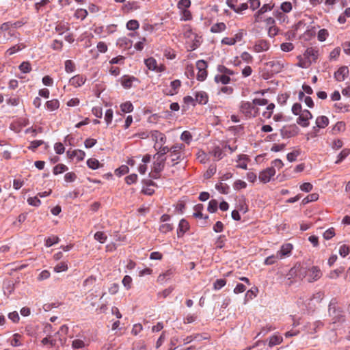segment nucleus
<instances>
[{
  "label": "nucleus",
  "mask_w": 350,
  "mask_h": 350,
  "mask_svg": "<svg viewBox=\"0 0 350 350\" xmlns=\"http://www.w3.org/2000/svg\"><path fill=\"white\" fill-rule=\"evenodd\" d=\"M159 149V151L153 157V158L156 159L153 163V165L154 170L157 173H161L164 170L167 159L165 155L170 152V148L168 146H160Z\"/></svg>",
  "instance_id": "nucleus-1"
},
{
  "label": "nucleus",
  "mask_w": 350,
  "mask_h": 350,
  "mask_svg": "<svg viewBox=\"0 0 350 350\" xmlns=\"http://www.w3.org/2000/svg\"><path fill=\"white\" fill-rule=\"evenodd\" d=\"M329 314L332 317L334 323H340L345 321V312L339 307L336 306V301L332 299L329 304Z\"/></svg>",
  "instance_id": "nucleus-2"
},
{
  "label": "nucleus",
  "mask_w": 350,
  "mask_h": 350,
  "mask_svg": "<svg viewBox=\"0 0 350 350\" xmlns=\"http://www.w3.org/2000/svg\"><path fill=\"white\" fill-rule=\"evenodd\" d=\"M308 269L307 265L304 263L297 262L293 267H292L288 273V275L293 277L295 276L300 279H303L308 276Z\"/></svg>",
  "instance_id": "nucleus-3"
},
{
  "label": "nucleus",
  "mask_w": 350,
  "mask_h": 350,
  "mask_svg": "<svg viewBox=\"0 0 350 350\" xmlns=\"http://www.w3.org/2000/svg\"><path fill=\"white\" fill-rule=\"evenodd\" d=\"M185 148V145L183 144H176L170 148V152H171L170 157L171 159V166H174L178 163V161L181 159L182 154L180 150Z\"/></svg>",
  "instance_id": "nucleus-4"
},
{
  "label": "nucleus",
  "mask_w": 350,
  "mask_h": 350,
  "mask_svg": "<svg viewBox=\"0 0 350 350\" xmlns=\"http://www.w3.org/2000/svg\"><path fill=\"white\" fill-rule=\"evenodd\" d=\"M280 131L282 138H291L298 135L299 129L295 124H293L284 126Z\"/></svg>",
  "instance_id": "nucleus-5"
},
{
  "label": "nucleus",
  "mask_w": 350,
  "mask_h": 350,
  "mask_svg": "<svg viewBox=\"0 0 350 350\" xmlns=\"http://www.w3.org/2000/svg\"><path fill=\"white\" fill-rule=\"evenodd\" d=\"M313 118L311 112L308 109L303 110L302 113L299 114L297 119V123L302 127H307L309 126V120Z\"/></svg>",
  "instance_id": "nucleus-6"
},
{
  "label": "nucleus",
  "mask_w": 350,
  "mask_h": 350,
  "mask_svg": "<svg viewBox=\"0 0 350 350\" xmlns=\"http://www.w3.org/2000/svg\"><path fill=\"white\" fill-rule=\"evenodd\" d=\"M181 86V81L179 79H175L170 83V88L163 90V92L167 96H174L178 94V90Z\"/></svg>",
  "instance_id": "nucleus-7"
},
{
  "label": "nucleus",
  "mask_w": 350,
  "mask_h": 350,
  "mask_svg": "<svg viewBox=\"0 0 350 350\" xmlns=\"http://www.w3.org/2000/svg\"><path fill=\"white\" fill-rule=\"evenodd\" d=\"M275 174L273 167H269L260 172L259 179L263 183H269L271 177Z\"/></svg>",
  "instance_id": "nucleus-8"
},
{
  "label": "nucleus",
  "mask_w": 350,
  "mask_h": 350,
  "mask_svg": "<svg viewBox=\"0 0 350 350\" xmlns=\"http://www.w3.org/2000/svg\"><path fill=\"white\" fill-rule=\"evenodd\" d=\"M322 276V272L320 268L317 266H312L308 269V281L309 282H313L318 280Z\"/></svg>",
  "instance_id": "nucleus-9"
},
{
  "label": "nucleus",
  "mask_w": 350,
  "mask_h": 350,
  "mask_svg": "<svg viewBox=\"0 0 350 350\" xmlns=\"http://www.w3.org/2000/svg\"><path fill=\"white\" fill-rule=\"evenodd\" d=\"M349 72L348 67L342 66L334 72V77L337 81H343L349 75Z\"/></svg>",
  "instance_id": "nucleus-10"
},
{
  "label": "nucleus",
  "mask_w": 350,
  "mask_h": 350,
  "mask_svg": "<svg viewBox=\"0 0 350 350\" xmlns=\"http://www.w3.org/2000/svg\"><path fill=\"white\" fill-rule=\"evenodd\" d=\"M293 250V245L291 243H286L282 245L280 250L277 252V255L279 256L280 259L286 256H288Z\"/></svg>",
  "instance_id": "nucleus-11"
},
{
  "label": "nucleus",
  "mask_w": 350,
  "mask_h": 350,
  "mask_svg": "<svg viewBox=\"0 0 350 350\" xmlns=\"http://www.w3.org/2000/svg\"><path fill=\"white\" fill-rule=\"evenodd\" d=\"M318 55L319 51L313 47L308 48L304 53V56L306 59L309 60L310 64H311V59L312 62H316V60L318 58Z\"/></svg>",
  "instance_id": "nucleus-12"
},
{
  "label": "nucleus",
  "mask_w": 350,
  "mask_h": 350,
  "mask_svg": "<svg viewBox=\"0 0 350 350\" xmlns=\"http://www.w3.org/2000/svg\"><path fill=\"white\" fill-rule=\"evenodd\" d=\"M266 66L271 68V71L275 73H279L284 68V64L281 61L272 60L266 63Z\"/></svg>",
  "instance_id": "nucleus-13"
},
{
  "label": "nucleus",
  "mask_w": 350,
  "mask_h": 350,
  "mask_svg": "<svg viewBox=\"0 0 350 350\" xmlns=\"http://www.w3.org/2000/svg\"><path fill=\"white\" fill-rule=\"evenodd\" d=\"M329 119L325 116H321L317 118L316 119V126L313 127V130L317 132L318 130L317 128L319 129H324L329 124Z\"/></svg>",
  "instance_id": "nucleus-14"
},
{
  "label": "nucleus",
  "mask_w": 350,
  "mask_h": 350,
  "mask_svg": "<svg viewBox=\"0 0 350 350\" xmlns=\"http://www.w3.org/2000/svg\"><path fill=\"white\" fill-rule=\"evenodd\" d=\"M135 81H138V79L133 76L129 75H124L120 79L121 85L125 89L131 88L132 87L133 82Z\"/></svg>",
  "instance_id": "nucleus-15"
},
{
  "label": "nucleus",
  "mask_w": 350,
  "mask_h": 350,
  "mask_svg": "<svg viewBox=\"0 0 350 350\" xmlns=\"http://www.w3.org/2000/svg\"><path fill=\"white\" fill-rule=\"evenodd\" d=\"M269 49V43L265 40H260L257 41L254 46V49L256 53L262 51H267Z\"/></svg>",
  "instance_id": "nucleus-16"
},
{
  "label": "nucleus",
  "mask_w": 350,
  "mask_h": 350,
  "mask_svg": "<svg viewBox=\"0 0 350 350\" xmlns=\"http://www.w3.org/2000/svg\"><path fill=\"white\" fill-rule=\"evenodd\" d=\"M189 229V224L188 221L185 219H182L179 224L178 227L177 229V236L178 237H181L183 236V234Z\"/></svg>",
  "instance_id": "nucleus-17"
},
{
  "label": "nucleus",
  "mask_w": 350,
  "mask_h": 350,
  "mask_svg": "<svg viewBox=\"0 0 350 350\" xmlns=\"http://www.w3.org/2000/svg\"><path fill=\"white\" fill-rule=\"evenodd\" d=\"M85 81L86 78L85 77L81 75H77L70 79L69 83L70 85L77 88L83 85Z\"/></svg>",
  "instance_id": "nucleus-18"
},
{
  "label": "nucleus",
  "mask_w": 350,
  "mask_h": 350,
  "mask_svg": "<svg viewBox=\"0 0 350 350\" xmlns=\"http://www.w3.org/2000/svg\"><path fill=\"white\" fill-rule=\"evenodd\" d=\"M241 109L247 116H250L252 115V110H254L255 107L253 105V103L247 101L242 103ZM256 110L257 111L258 109H256Z\"/></svg>",
  "instance_id": "nucleus-19"
},
{
  "label": "nucleus",
  "mask_w": 350,
  "mask_h": 350,
  "mask_svg": "<svg viewBox=\"0 0 350 350\" xmlns=\"http://www.w3.org/2000/svg\"><path fill=\"white\" fill-rule=\"evenodd\" d=\"M195 100L200 105H206L208 101V96L205 92H198L196 94Z\"/></svg>",
  "instance_id": "nucleus-20"
},
{
  "label": "nucleus",
  "mask_w": 350,
  "mask_h": 350,
  "mask_svg": "<svg viewBox=\"0 0 350 350\" xmlns=\"http://www.w3.org/2000/svg\"><path fill=\"white\" fill-rule=\"evenodd\" d=\"M144 63L149 70L152 71H161L160 69H158L157 63L154 58L149 57L146 59Z\"/></svg>",
  "instance_id": "nucleus-21"
},
{
  "label": "nucleus",
  "mask_w": 350,
  "mask_h": 350,
  "mask_svg": "<svg viewBox=\"0 0 350 350\" xmlns=\"http://www.w3.org/2000/svg\"><path fill=\"white\" fill-rule=\"evenodd\" d=\"M151 137L157 142H159L161 145L165 144L166 142V137L165 135L157 130L151 131Z\"/></svg>",
  "instance_id": "nucleus-22"
},
{
  "label": "nucleus",
  "mask_w": 350,
  "mask_h": 350,
  "mask_svg": "<svg viewBox=\"0 0 350 350\" xmlns=\"http://www.w3.org/2000/svg\"><path fill=\"white\" fill-rule=\"evenodd\" d=\"M55 29V31L57 32L59 35H62L65 31H67L70 29V26L68 23L62 21L57 23Z\"/></svg>",
  "instance_id": "nucleus-23"
},
{
  "label": "nucleus",
  "mask_w": 350,
  "mask_h": 350,
  "mask_svg": "<svg viewBox=\"0 0 350 350\" xmlns=\"http://www.w3.org/2000/svg\"><path fill=\"white\" fill-rule=\"evenodd\" d=\"M214 81L217 83H221L223 85H227L230 82L231 79L226 75H216Z\"/></svg>",
  "instance_id": "nucleus-24"
},
{
  "label": "nucleus",
  "mask_w": 350,
  "mask_h": 350,
  "mask_svg": "<svg viewBox=\"0 0 350 350\" xmlns=\"http://www.w3.org/2000/svg\"><path fill=\"white\" fill-rule=\"evenodd\" d=\"M282 337L278 335H273L269 339L268 345L270 348L273 347L278 345H280L282 342Z\"/></svg>",
  "instance_id": "nucleus-25"
},
{
  "label": "nucleus",
  "mask_w": 350,
  "mask_h": 350,
  "mask_svg": "<svg viewBox=\"0 0 350 350\" xmlns=\"http://www.w3.org/2000/svg\"><path fill=\"white\" fill-rule=\"evenodd\" d=\"M195 213H193V217L196 218H204L205 220L208 219V215L203 216L202 213L203 210V205L202 204H198L194 206Z\"/></svg>",
  "instance_id": "nucleus-26"
},
{
  "label": "nucleus",
  "mask_w": 350,
  "mask_h": 350,
  "mask_svg": "<svg viewBox=\"0 0 350 350\" xmlns=\"http://www.w3.org/2000/svg\"><path fill=\"white\" fill-rule=\"evenodd\" d=\"M25 46H26L23 43L12 46V47H10V49H8L6 51V55H8L9 56L12 55L14 53H16V52H18V51H21L22 49H25Z\"/></svg>",
  "instance_id": "nucleus-27"
},
{
  "label": "nucleus",
  "mask_w": 350,
  "mask_h": 350,
  "mask_svg": "<svg viewBox=\"0 0 350 350\" xmlns=\"http://www.w3.org/2000/svg\"><path fill=\"white\" fill-rule=\"evenodd\" d=\"M46 107L49 111H55L59 107V102L57 99H52L46 101Z\"/></svg>",
  "instance_id": "nucleus-28"
},
{
  "label": "nucleus",
  "mask_w": 350,
  "mask_h": 350,
  "mask_svg": "<svg viewBox=\"0 0 350 350\" xmlns=\"http://www.w3.org/2000/svg\"><path fill=\"white\" fill-rule=\"evenodd\" d=\"M350 154V149L345 148L343 149L338 155L337 160L335 161L336 164L340 163L343 160H345L349 155Z\"/></svg>",
  "instance_id": "nucleus-29"
},
{
  "label": "nucleus",
  "mask_w": 350,
  "mask_h": 350,
  "mask_svg": "<svg viewBox=\"0 0 350 350\" xmlns=\"http://www.w3.org/2000/svg\"><path fill=\"white\" fill-rule=\"evenodd\" d=\"M226 25L224 23H217L213 25L211 28V31L213 33H220L225 31Z\"/></svg>",
  "instance_id": "nucleus-30"
},
{
  "label": "nucleus",
  "mask_w": 350,
  "mask_h": 350,
  "mask_svg": "<svg viewBox=\"0 0 350 350\" xmlns=\"http://www.w3.org/2000/svg\"><path fill=\"white\" fill-rule=\"evenodd\" d=\"M215 189L221 194H228L230 192V187L221 183L216 184Z\"/></svg>",
  "instance_id": "nucleus-31"
},
{
  "label": "nucleus",
  "mask_w": 350,
  "mask_h": 350,
  "mask_svg": "<svg viewBox=\"0 0 350 350\" xmlns=\"http://www.w3.org/2000/svg\"><path fill=\"white\" fill-rule=\"evenodd\" d=\"M121 111L123 113H130L133 111L134 107L131 102L126 101L125 103H123L120 106Z\"/></svg>",
  "instance_id": "nucleus-32"
},
{
  "label": "nucleus",
  "mask_w": 350,
  "mask_h": 350,
  "mask_svg": "<svg viewBox=\"0 0 350 350\" xmlns=\"http://www.w3.org/2000/svg\"><path fill=\"white\" fill-rule=\"evenodd\" d=\"M87 165L92 170H97L101 166L98 160L94 158L88 159Z\"/></svg>",
  "instance_id": "nucleus-33"
},
{
  "label": "nucleus",
  "mask_w": 350,
  "mask_h": 350,
  "mask_svg": "<svg viewBox=\"0 0 350 350\" xmlns=\"http://www.w3.org/2000/svg\"><path fill=\"white\" fill-rule=\"evenodd\" d=\"M59 241V237L57 236L53 235V236L49 237L48 238H46L45 239L44 245L46 247H50L53 246L54 244L58 243Z\"/></svg>",
  "instance_id": "nucleus-34"
},
{
  "label": "nucleus",
  "mask_w": 350,
  "mask_h": 350,
  "mask_svg": "<svg viewBox=\"0 0 350 350\" xmlns=\"http://www.w3.org/2000/svg\"><path fill=\"white\" fill-rule=\"evenodd\" d=\"M301 154V150L296 149L293 152H291L287 154L286 159L289 162H293L297 160V157Z\"/></svg>",
  "instance_id": "nucleus-35"
},
{
  "label": "nucleus",
  "mask_w": 350,
  "mask_h": 350,
  "mask_svg": "<svg viewBox=\"0 0 350 350\" xmlns=\"http://www.w3.org/2000/svg\"><path fill=\"white\" fill-rule=\"evenodd\" d=\"M318 198H319V194L317 193H313L309 194L306 198H304L302 200L301 203H302V204L305 205L309 202L317 201L318 200Z\"/></svg>",
  "instance_id": "nucleus-36"
},
{
  "label": "nucleus",
  "mask_w": 350,
  "mask_h": 350,
  "mask_svg": "<svg viewBox=\"0 0 350 350\" xmlns=\"http://www.w3.org/2000/svg\"><path fill=\"white\" fill-rule=\"evenodd\" d=\"M68 269V264L65 261L60 262L57 263L54 267V271L56 273H60L62 271H66Z\"/></svg>",
  "instance_id": "nucleus-37"
},
{
  "label": "nucleus",
  "mask_w": 350,
  "mask_h": 350,
  "mask_svg": "<svg viewBox=\"0 0 350 350\" xmlns=\"http://www.w3.org/2000/svg\"><path fill=\"white\" fill-rule=\"evenodd\" d=\"M275 329V327H273L271 325L266 324V325L262 326L260 329V331L257 334L256 337L260 336H265L267 333Z\"/></svg>",
  "instance_id": "nucleus-38"
},
{
  "label": "nucleus",
  "mask_w": 350,
  "mask_h": 350,
  "mask_svg": "<svg viewBox=\"0 0 350 350\" xmlns=\"http://www.w3.org/2000/svg\"><path fill=\"white\" fill-rule=\"evenodd\" d=\"M346 128V124L342 121L338 122L332 129V133L335 134L337 132L344 131Z\"/></svg>",
  "instance_id": "nucleus-39"
},
{
  "label": "nucleus",
  "mask_w": 350,
  "mask_h": 350,
  "mask_svg": "<svg viewBox=\"0 0 350 350\" xmlns=\"http://www.w3.org/2000/svg\"><path fill=\"white\" fill-rule=\"evenodd\" d=\"M68 170V167L64 164H58L53 167V172L55 175L62 174Z\"/></svg>",
  "instance_id": "nucleus-40"
},
{
  "label": "nucleus",
  "mask_w": 350,
  "mask_h": 350,
  "mask_svg": "<svg viewBox=\"0 0 350 350\" xmlns=\"http://www.w3.org/2000/svg\"><path fill=\"white\" fill-rule=\"evenodd\" d=\"M212 154L217 160L221 159L224 157L222 149L219 146H215L212 150Z\"/></svg>",
  "instance_id": "nucleus-41"
},
{
  "label": "nucleus",
  "mask_w": 350,
  "mask_h": 350,
  "mask_svg": "<svg viewBox=\"0 0 350 350\" xmlns=\"http://www.w3.org/2000/svg\"><path fill=\"white\" fill-rule=\"evenodd\" d=\"M126 27L129 30L134 31L139 28V23L137 20L132 19L126 23Z\"/></svg>",
  "instance_id": "nucleus-42"
},
{
  "label": "nucleus",
  "mask_w": 350,
  "mask_h": 350,
  "mask_svg": "<svg viewBox=\"0 0 350 350\" xmlns=\"http://www.w3.org/2000/svg\"><path fill=\"white\" fill-rule=\"evenodd\" d=\"M20 70L23 73H29L31 70V66L29 62H23L18 66Z\"/></svg>",
  "instance_id": "nucleus-43"
},
{
  "label": "nucleus",
  "mask_w": 350,
  "mask_h": 350,
  "mask_svg": "<svg viewBox=\"0 0 350 350\" xmlns=\"http://www.w3.org/2000/svg\"><path fill=\"white\" fill-rule=\"evenodd\" d=\"M218 202L216 200H211L208 202L207 210L211 213H214L217 211Z\"/></svg>",
  "instance_id": "nucleus-44"
},
{
  "label": "nucleus",
  "mask_w": 350,
  "mask_h": 350,
  "mask_svg": "<svg viewBox=\"0 0 350 350\" xmlns=\"http://www.w3.org/2000/svg\"><path fill=\"white\" fill-rule=\"evenodd\" d=\"M191 4V0H180L177 3V7L180 10H188Z\"/></svg>",
  "instance_id": "nucleus-45"
},
{
  "label": "nucleus",
  "mask_w": 350,
  "mask_h": 350,
  "mask_svg": "<svg viewBox=\"0 0 350 350\" xmlns=\"http://www.w3.org/2000/svg\"><path fill=\"white\" fill-rule=\"evenodd\" d=\"M88 13L85 9H77L75 13V17L77 18H80L82 21L84 20L88 16Z\"/></svg>",
  "instance_id": "nucleus-46"
},
{
  "label": "nucleus",
  "mask_w": 350,
  "mask_h": 350,
  "mask_svg": "<svg viewBox=\"0 0 350 350\" xmlns=\"http://www.w3.org/2000/svg\"><path fill=\"white\" fill-rule=\"evenodd\" d=\"M65 71L67 73L73 72L75 70V63L70 59H68L65 62Z\"/></svg>",
  "instance_id": "nucleus-47"
},
{
  "label": "nucleus",
  "mask_w": 350,
  "mask_h": 350,
  "mask_svg": "<svg viewBox=\"0 0 350 350\" xmlns=\"http://www.w3.org/2000/svg\"><path fill=\"white\" fill-rule=\"evenodd\" d=\"M94 237L95 240L98 241L100 243H104L107 239V235L103 232L100 231L96 232L94 234Z\"/></svg>",
  "instance_id": "nucleus-48"
},
{
  "label": "nucleus",
  "mask_w": 350,
  "mask_h": 350,
  "mask_svg": "<svg viewBox=\"0 0 350 350\" xmlns=\"http://www.w3.org/2000/svg\"><path fill=\"white\" fill-rule=\"evenodd\" d=\"M181 14V21H190L192 18L191 12L189 10H180Z\"/></svg>",
  "instance_id": "nucleus-49"
},
{
  "label": "nucleus",
  "mask_w": 350,
  "mask_h": 350,
  "mask_svg": "<svg viewBox=\"0 0 350 350\" xmlns=\"http://www.w3.org/2000/svg\"><path fill=\"white\" fill-rule=\"evenodd\" d=\"M278 259H280V257L277 254L275 255H271L265 258L264 264L266 265H273Z\"/></svg>",
  "instance_id": "nucleus-50"
},
{
  "label": "nucleus",
  "mask_w": 350,
  "mask_h": 350,
  "mask_svg": "<svg viewBox=\"0 0 350 350\" xmlns=\"http://www.w3.org/2000/svg\"><path fill=\"white\" fill-rule=\"evenodd\" d=\"M274 7L273 4H264L257 12V14H263L268 11H271Z\"/></svg>",
  "instance_id": "nucleus-51"
},
{
  "label": "nucleus",
  "mask_w": 350,
  "mask_h": 350,
  "mask_svg": "<svg viewBox=\"0 0 350 350\" xmlns=\"http://www.w3.org/2000/svg\"><path fill=\"white\" fill-rule=\"evenodd\" d=\"M44 142L43 140H34L32 141L28 147L29 150H31V151L34 152L37 148L40 146L41 145L44 144Z\"/></svg>",
  "instance_id": "nucleus-52"
},
{
  "label": "nucleus",
  "mask_w": 350,
  "mask_h": 350,
  "mask_svg": "<svg viewBox=\"0 0 350 350\" xmlns=\"http://www.w3.org/2000/svg\"><path fill=\"white\" fill-rule=\"evenodd\" d=\"M226 284L225 279H217L213 283V288L215 290H219Z\"/></svg>",
  "instance_id": "nucleus-53"
},
{
  "label": "nucleus",
  "mask_w": 350,
  "mask_h": 350,
  "mask_svg": "<svg viewBox=\"0 0 350 350\" xmlns=\"http://www.w3.org/2000/svg\"><path fill=\"white\" fill-rule=\"evenodd\" d=\"M85 347V342L81 339H75L72 342V347L73 349H81Z\"/></svg>",
  "instance_id": "nucleus-54"
},
{
  "label": "nucleus",
  "mask_w": 350,
  "mask_h": 350,
  "mask_svg": "<svg viewBox=\"0 0 350 350\" xmlns=\"http://www.w3.org/2000/svg\"><path fill=\"white\" fill-rule=\"evenodd\" d=\"M113 112L111 109H109L106 111L105 114V120L107 126H109L111 123L112 119H113Z\"/></svg>",
  "instance_id": "nucleus-55"
},
{
  "label": "nucleus",
  "mask_w": 350,
  "mask_h": 350,
  "mask_svg": "<svg viewBox=\"0 0 350 350\" xmlns=\"http://www.w3.org/2000/svg\"><path fill=\"white\" fill-rule=\"evenodd\" d=\"M21 338V335L18 333H16L13 335V338L12 340H11V345L12 347H20L22 345V343L21 342V341L19 340Z\"/></svg>",
  "instance_id": "nucleus-56"
},
{
  "label": "nucleus",
  "mask_w": 350,
  "mask_h": 350,
  "mask_svg": "<svg viewBox=\"0 0 350 350\" xmlns=\"http://www.w3.org/2000/svg\"><path fill=\"white\" fill-rule=\"evenodd\" d=\"M291 111L295 116H298L303 111L301 105L299 103L293 104Z\"/></svg>",
  "instance_id": "nucleus-57"
},
{
  "label": "nucleus",
  "mask_w": 350,
  "mask_h": 350,
  "mask_svg": "<svg viewBox=\"0 0 350 350\" xmlns=\"http://www.w3.org/2000/svg\"><path fill=\"white\" fill-rule=\"evenodd\" d=\"M122 283L127 290L130 289L132 284L131 277L128 275H125L122 279Z\"/></svg>",
  "instance_id": "nucleus-58"
},
{
  "label": "nucleus",
  "mask_w": 350,
  "mask_h": 350,
  "mask_svg": "<svg viewBox=\"0 0 350 350\" xmlns=\"http://www.w3.org/2000/svg\"><path fill=\"white\" fill-rule=\"evenodd\" d=\"M280 9L284 13H288L292 10V4L291 2L284 1L280 5Z\"/></svg>",
  "instance_id": "nucleus-59"
},
{
  "label": "nucleus",
  "mask_w": 350,
  "mask_h": 350,
  "mask_svg": "<svg viewBox=\"0 0 350 350\" xmlns=\"http://www.w3.org/2000/svg\"><path fill=\"white\" fill-rule=\"evenodd\" d=\"M27 202L29 205L33 206H39L41 204L40 200L37 197H29L27 199Z\"/></svg>",
  "instance_id": "nucleus-60"
},
{
  "label": "nucleus",
  "mask_w": 350,
  "mask_h": 350,
  "mask_svg": "<svg viewBox=\"0 0 350 350\" xmlns=\"http://www.w3.org/2000/svg\"><path fill=\"white\" fill-rule=\"evenodd\" d=\"M258 291V289L256 288L253 289L248 290L245 295V300L248 301L250 299H252L254 297L256 296V292Z\"/></svg>",
  "instance_id": "nucleus-61"
},
{
  "label": "nucleus",
  "mask_w": 350,
  "mask_h": 350,
  "mask_svg": "<svg viewBox=\"0 0 350 350\" xmlns=\"http://www.w3.org/2000/svg\"><path fill=\"white\" fill-rule=\"evenodd\" d=\"M173 230V226L170 224H164L160 226L159 231L162 233L166 234Z\"/></svg>",
  "instance_id": "nucleus-62"
},
{
  "label": "nucleus",
  "mask_w": 350,
  "mask_h": 350,
  "mask_svg": "<svg viewBox=\"0 0 350 350\" xmlns=\"http://www.w3.org/2000/svg\"><path fill=\"white\" fill-rule=\"evenodd\" d=\"M344 271V268L340 267L339 269H336L335 270L332 271L329 274V278L331 279L337 278L342 272Z\"/></svg>",
  "instance_id": "nucleus-63"
},
{
  "label": "nucleus",
  "mask_w": 350,
  "mask_h": 350,
  "mask_svg": "<svg viewBox=\"0 0 350 350\" xmlns=\"http://www.w3.org/2000/svg\"><path fill=\"white\" fill-rule=\"evenodd\" d=\"M247 187V183L241 180H237L234 183L233 187L235 190H240L245 189Z\"/></svg>",
  "instance_id": "nucleus-64"
}]
</instances>
